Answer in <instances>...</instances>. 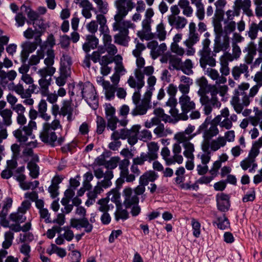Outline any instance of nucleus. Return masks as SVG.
I'll use <instances>...</instances> for the list:
<instances>
[{"mask_svg":"<svg viewBox=\"0 0 262 262\" xmlns=\"http://www.w3.org/2000/svg\"><path fill=\"white\" fill-rule=\"evenodd\" d=\"M154 114L160 118L166 117V118H169V122L173 121V120L170 118V117L169 115L164 113V110L162 108L159 107L156 108L154 111Z\"/></svg>","mask_w":262,"mask_h":262,"instance_id":"nucleus-24","label":"nucleus"},{"mask_svg":"<svg viewBox=\"0 0 262 262\" xmlns=\"http://www.w3.org/2000/svg\"><path fill=\"white\" fill-rule=\"evenodd\" d=\"M224 11L222 9L217 8L215 10V21L221 22L224 19Z\"/></svg>","mask_w":262,"mask_h":262,"instance_id":"nucleus-38","label":"nucleus"},{"mask_svg":"<svg viewBox=\"0 0 262 262\" xmlns=\"http://www.w3.org/2000/svg\"><path fill=\"white\" fill-rule=\"evenodd\" d=\"M95 161L98 166H104L105 167L107 161L105 160V156L104 153L98 157Z\"/></svg>","mask_w":262,"mask_h":262,"instance_id":"nucleus-47","label":"nucleus"},{"mask_svg":"<svg viewBox=\"0 0 262 262\" xmlns=\"http://www.w3.org/2000/svg\"><path fill=\"white\" fill-rule=\"evenodd\" d=\"M15 19L17 23L18 26L22 27L24 25L27 19L24 15L23 12H20L17 13L15 17Z\"/></svg>","mask_w":262,"mask_h":262,"instance_id":"nucleus-23","label":"nucleus"},{"mask_svg":"<svg viewBox=\"0 0 262 262\" xmlns=\"http://www.w3.org/2000/svg\"><path fill=\"white\" fill-rule=\"evenodd\" d=\"M213 225H216L217 228L221 230H225L230 227V221L226 216L225 214H223V217L217 216L216 221L212 222Z\"/></svg>","mask_w":262,"mask_h":262,"instance_id":"nucleus-7","label":"nucleus"},{"mask_svg":"<svg viewBox=\"0 0 262 262\" xmlns=\"http://www.w3.org/2000/svg\"><path fill=\"white\" fill-rule=\"evenodd\" d=\"M22 49L29 53H33L37 49V45L35 42L26 41L21 44Z\"/></svg>","mask_w":262,"mask_h":262,"instance_id":"nucleus-12","label":"nucleus"},{"mask_svg":"<svg viewBox=\"0 0 262 262\" xmlns=\"http://www.w3.org/2000/svg\"><path fill=\"white\" fill-rule=\"evenodd\" d=\"M146 161V159L145 157L144 152H142L140 154V157H138L137 158H134L133 164L136 165H142L144 164V162Z\"/></svg>","mask_w":262,"mask_h":262,"instance_id":"nucleus-33","label":"nucleus"},{"mask_svg":"<svg viewBox=\"0 0 262 262\" xmlns=\"http://www.w3.org/2000/svg\"><path fill=\"white\" fill-rule=\"evenodd\" d=\"M99 62L101 66H108V64L113 62L112 57H109L107 55L103 56Z\"/></svg>","mask_w":262,"mask_h":262,"instance_id":"nucleus-53","label":"nucleus"},{"mask_svg":"<svg viewBox=\"0 0 262 262\" xmlns=\"http://www.w3.org/2000/svg\"><path fill=\"white\" fill-rule=\"evenodd\" d=\"M31 251V247L28 244H24L21 246L20 248V252L26 255V257H30V253Z\"/></svg>","mask_w":262,"mask_h":262,"instance_id":"nucleus-34","label":"nucleus"},{"mask_svg":"<svg viewBox=\"0 0 262 262\" xmlns=\"http://www.w3.org/2000/svg\"><path fill=\"white\" fill-rule=\"evenodd\" d=\"M202 0H198V1L195 3V6L197 8L196 10V16L200 20H202L204 18L205 11L204 5L201 2ZM191 3H195L194 0H191Z\"/></svg>","mask_w":262,"mask_h":262,"instance_id":"nucleus-10","label":"nucleus"},{"mask_svg":"<svg viewBox=\"0 0 262 262\" xmlns=\"http://www.w3.org/2000/svg\"><path fill=\"white\" fill-rule=\"evenodd\" d=\"M58 187H53L52 186H50L48 188V191L51 194V196L53 199L56 198L59 195Z\"/></svg>","mask_w":262,"mask_h":262,"instance_id":"nucleus-57","label":"nucleus"},{"mask_svg":"<svg viewBox=\"0 0 262 262\" xmlns=\"http://www.w3.org/2000/svg\"><path fill=\"white\" fill-rule=\"evenodd\" d=\"M210 119H211V117H208L206 118V119H205V121H204V122L203 123H202L199 127V129L198 130V131L196 132V134H200V132H201V130H206L207 127H208V125L211 123L210 122Z\"/></svg>","mask_w":262,"mask_h":262,"instance_id":"nucleus-52","label":"nucleus"},{"mask_svg":"<svg viewBox=\"0 0 262 262\" xmlns=\"http://www.w3.org/2000/svg\"><path fill=\"white\" fill-rule=\"evenodd\" d=\"M157 31L158 32V37L160 41L164 40L166 38V31L165 30V27L162 23H161L157 26Z\"/></svg>","mask_w":262,"mask_h":262,"instance_id":"nucleus-15","label":"nucleus"},{"mask_svg":"<svg viewBox=\"0 0 262 262\" xmlns=\"http://www.w3.org/2000/svg\"><path fill=\"white\" fill-rule=\"evenodd\" d=\"M87 27L89 31L92 34H94L95 32H96L98 29V24L94 20L91 21L88 25Z\"/></svg>","mask_w":262,"mask_h":262,"instance_id":"nucleus-41","label":"nucleus"},{"mask_svg":"<svg viewBox=\"0 0 262 262\" xmlns=\"http://www.w3.org/2000/svg\"><path fill=\"white\" fill-rule=\"evenodd\" d=\"M14 90L17 94L20 95L21 98H25L24 89L22 84H18L15 85L14 87Z\"/></svg>","mask_w":262,"mask_h":262,"instance_id":"nucleus-54","label":"nucleus"},{"mask_svg":"<svg viewBox=\"0 0 262 262\" xmlns=\"http://www.w3.org/2000/svg\"><path fill=\"white\" fill-rule=\"evenodd\" d=\"M255 161H254V160H252L251 159L247 157L241 162L240 165L243 170H246Z\"/></svg>","mask_w":262,"mask_h":262,"instance_id":"nucleus-26","label":"nucleus"},{"mask_svg":"<svg viewBox=\"0 0 262 262\" xmlns=\"http://www.w3.org/2000/svg\"><path fill=\"white\" fill-rule=\"evenodd\" d=\"M154 90V88H150L149 90L147 91L144 95V98L142 100V103H144L145 105H149L151 98L152 95V91Z\"/></svg>","mask_w":262,"mask_h":262,"instance_id":"nucleus-25","label":"nucleus"},{"mask_svg":"<svg viewBox=\"0 0 262 262\" xmlns=\"http://www.w3.org/2000/svg\"><path fill=\"white\" fill-rule=\"evenodd\" d=\"M198 34L190 35L189 39L184 41V44L188 48H191L199 41Z\"/></svg>","mask_w":262,"mask_h":262,"instance_id":"nucleus-17","label":"nucleus"},{"mask_svg":"<svg viewBox=\"0 0 262 262\" xmlns=\"http://www.w3.org/2000/svg\"><path fill=\"white\" fill-rule=\"evenodd\" d=\"M177 91V87L172 83L169 85L167 91L170 97H175Z\"/></svg>","mask_w":262,"mask_h":262,"instance_id":"nucleus-44","label":"nucleus"},{"mask_svg":"<svg viewBox=\"0 0 262 262\" xmlns=\"http://www.w3.org/2000/svg\"><path fill=\"white\" fill-rule=\"evenodd\" d=\"M190 98L188 95H182L179 98V103L181 105L182 111H184V107L186 106L187 103L189 102Z\"/></svg>","mask_w":262,"mask_h":262,"instance_id":"nucleus-37","label":"nucleus"},{"mask_svg":"<svg viewBox=\"0 0 262 262\" xmlns=\"http://www.w3.org/2000/svg\"><path fill=\"white\" fill-rule=\"evenodd\" d=\"M102 224L103 225H108L111 221V217L108 212L103 213L100 218Z\"/></svg>","mask_w":262,"mask_h":262,"instance_id":"nucleus-49","label":"nucleus"},{"mask_svg":"<svg viewBox=\"0 0 262 262\" xmlns=\"http://www.w3.org/2000/svg\"><path fill=\"white\" fill-rule=\"evenodd\" d=\"M230 199V196L228 194L223 192L217 193L216 195L217 209L223 212H227L231 206Z\"/></svg>","mask_w":262,"mask_h":262,"instance_id":"nucleus-4","label":"nucleus"},{"mask_svg":"<svg viewBox=\"0 0 262 262\" xmlns=\"http://www.w3.org/2000/svg\"><path fill=\"white\" fill-rule=\"evenodd\" d=\"M227 186V184L225 180H221L214 183L213 187L216 191H223Z\"/></svg>","mask_w":262,"mask_h":262,"instance_id":"nucleus-29","label":"nucleus"},{"mask_svg":"<svg viewBox=\"0 0 262 262\" xmlns=\"http://www.w3.org/2000/svg\"><path fill=\"white\" fill-rule=\"evenodd\" d=\"M96 123H97V129H96V133L98 135H101L102 134L105 127H106V121L105 119L100 116H97V120H96Z\"/></svg>","mask_w":262,"mask_h":262,"instance_id":"nucleus-11","label":"nucleus"},{"mask_svg":"<svg viewBox=\"0 0 262 262\" xmlns=\"http://www.w3.org/2000/svg\"><path fill=\"white\" fill-rule=\"evenodd\" d=\"M65 222V215L63 213H59L57 215V217L53 221V223H57L59 226H62Z\"/></svg>","mask_w":262,"mask_h":262,"instance_id":"nucleus-51","label":"nucleus"},{"mask_svg":"<svg viewBox=\"0 0 262 262\" xmlns=\"http://www.w3.org/2000/svg\"><path fill=\"white\" fill-rule=\"evenodd\" d=\"M50 27L49 22H46L45 20L41 17L35 21V29H37L39 32L45 33L46 32L47 29Z\"/></svg>","mask_w":262,"mask_h":262,"instance_id":"nucleus-8","label":"nucleus"},{"mask_svg":"<svg viewBox=\"0 0 262 262\" xmlns=\"http://www.w3.org/2000/svg\"><path fill=\"white\" fill-rule=\"evenodd\" d=\"M241 8H242V7L241 3L235 1L234 6H233L234 12L232 13V16H239Z\"/></svg>","mask_w":262,"mask_h":262,"instance_id":"nucleus-50","label":"nucleus"},{"mask_svg":"<svg viewBox=\"0 0 262 262\" xmlns=\"http://www.w3.org/2000/svg\"><path fill=\"white\" fill-rule=\"evenodd\" d=\"M258 30V25L256 23H253L250 27L249 32V36L251 39H255L257 37Z\"/></svg>","mask_w":262,"mask_h":262,"instance_id":"nucleus-22","label":"nucleus"},{"mask_svg":"<svg viewBox=\"0 0 262 262\" xmlns=\"http://www.w3.org/2000/svg\"><path fill=\"white\" fill-rule=\"evenodd\" d=\"M51 128V125L48 123L43 124V132L39 135V137L42 142L46 144L50 145L51 147H54L56 144L55 142L57 140V136L55 132H52L50 134L49 130Z\"/></svg>","mask_w":262,"mask_h":262,"instance_id":"nucleus-3","label":"nucleus"},{"mask_svg":"<svg viewBox=\"0 0 262 262\" xmlns=\"http://www.w3.org/2000/svg\"><path fill=\"white\" fill-rule=\"evenodd\" d=\"M191 225L193 230V235L195 237H199L201 234V224L194 219H192L191 221Z\"/></svg>","mask_w":262,"mask_h":262,"instance_id":"nucleus-14","label":"nucleus"},{"mask_svg":"<svg viewBox=\"0 0 262 262\" xmlns=\"http://www.w3.org/2000/svg\"><path fill=\"white\" fill-rule=\"evenodd\" d=\"M52 79L50 78L49 79L46 78H41L39 80L38 83L40 86H43L44 89L49 88V85H51V81Z\"/></svg>","mask_w":262,"mask_h":262,"instance_id":"nucleus-61","label":"nucleus"},{"mask_svg":"<svg viewBox=\"0 0 262 262\" xmlns=\"http://www.w3.org/2000/svg\"><path fill=\"white\" fill-rule=\"evenodd\" d=\"M120 161V158L118 156L113 157L110 160L107 161L105 168L107 169H114L117 166V164Z\"/></svg>","mask_w":262,"mask_h":262,"instance_id":"nucleus-16","label":"nucleus"},{"mask_svg":"<svg viewBox=\"0 0 262 262\" xmlns=\"http://www.w3.org/2000/svg\"><path fill=\"white\" fill-rule=\"evenodd\" d=\"M246 50H248V54L252 56H254L256 54V46L254 43V42L251 41L249 43V47L248 48L245 49Z\"/></svg>","mask_w":262,"mask_h":262,"instance_id":"nucleus-43","label":"nucleus"},{"mask_svg":"<svg viewBox=\"0 0 262 262\" xmlns=\"http://www.w3.org/2000/svg\"><path fill=\"white\" fill-rule=\"evenodd\" d=\"M187 23V20L185 18L181 16H178V19L176 23V27L177 29L183 28Z\"/></svg>","mask_w":262,"mask_h":262,"instance_id":"nucleus-36","label":"nucleus"},{"mask_svg":"<svg viewBox=\"0 0 262 262\" xmlns=\"http://www.w3.org/2000/svg\"><path fill=\"white\" fill-rule=\"evenodd\" d=\"M149 183L148 179V172H145L143 174L140 176L139 179L140 185L145 187Z\"/></svg>","mask_w":262,"mask_h":262,"instance_id":"nucleus-39","label":"nucleus"},{"mask_svg":"<svg viewBox=\"0 0 262 262\" xmlns=\"http://www.w3.org/2000/svg\"><path fill=\"white\" fill-rule=\"evenodd\" d=\"M116 91V88L114 86H111L110 89L105 90V97L107 100H111L114 98L115 97V93Z\"/></svg>","mask_w":262,"mask_h":262,"instance_id":"nucleus-27","label":"nucleus"},{"mask_svg":"<svg viewBox=\"0 0 262 262\" xmlns=\"http://www.w3.org/2000/svg\"><path fill=\"white\" fill-rule=\"evenodd\" d=\"M117 8L118 10V13L120 15L125 17L128 13V11L126 10L125 7L122 5V4H117Z\"/></svg>","mask_w":262,"mask_h":262,"instance_id":"nucleus-48","label":"nucleus"},{"mask_svg":"<svg viewBox=\"0 0 262 262\" xmlns=\"http://www.w3.org/2000/svg\"><path fill=\"white\" fill-rule=\"evenodd\" d=\"M119 120L117 117H110L107 119V128L114 131L117 128V124Z\"/></svg>","mask_w":262,"mask_h":262,"instance_id":"nucleus-19","label":"nucleus"},{"mask_svg":"<svg viewBox=\"0 0 262 262\" xmlns=\"http://www.w3.org/2000/svg\"><path fill=\"white\" fill-rule=\"evenodd\" d=\"M60 61H62L63 63H66V65L69 66V70L70 71L71 66L72 64L71 57L68 55L63 54Z\"/></svg>","mask_w":262,"mask_h":262,"instance_id":"nucleus-42","label":"nucleus"},{"mask_svg":"<svg viewBox=\"0 0 262 262\" xmlns=\"http://www.w3.org/2000/svg\"><path fill=\"white\" fill-rule=\"evenodd\" d=\"M27 168L30 171L29 175L33 179H36L39 174V167L36 163L29 162Z\"/></svg>","mask_w":262,"mask_h":262,"instance_id":"nucleus-9","label":"nucleus"},{"mask_svg":"<svg viewBox=\"0 0 262 262\" xmlns=\"http://www.w3.org/2000/svg\"><path fill=\"white\" fill-rule=\"evenodd\" d=\"M255 199V191L254 187L250 188V192H247L242 199L243 202H253Z\"/></svg>","mask_w":262,"mask_h":262,"instance_id":"nucleus-20","label":"nucleus"},{"mask_svg":"<svg viewBox=\"0 0 262 262\" xmlns=\"http://www.w3.org/2000/svg\"><path fill=\"white\" fill-rule=\"evenodd\" d=\"M115 216L116 221H118L120 219L125 220L129 218V214L126 209H121L120 211L115 213Z\"/></svg>","mask_w":262,"mask_h":262,"instance_id":"nucleus-18","label":"nucleus"},{"mask_svg":"<svg viewBox=\"0 0 262 262\" xmlns=\"http://www.w3.org/2000/svg\"><path fill=\"white\" fill-rule=\"evenodd\" d=\"M126 37L123 36L122 35L120 34H117L114 36V42L120 45L125 46L124 41H125Z\"/></svg>","mask_w":262,"mask_h":262,"instance_id":"nucleus-45","label":"nucleus"},{"mask_svg":"<svg viewBox=\"0 0 262 262\" xmlns=\"http://www.w3.org/2000/svg\"><path fill=\"white\" fill-rule=\"evenodd\" d=\"M68 69H69V66H67L66 63H63L62 61H60L59 68L60 76L68 78L69 76L68 74Z\"/></svg>","mask_w":262,"mask_h":262,"instance_id":"nucleus-30","label":"nucleus"},{"mask_svg":"<svg viewBox=\"0 0 262 262\" xmlns=\"http://www.w3.org/2000/svg\"><path fill=\"white\" fill-rule=\"evenodd\" d=\"M63 179V178L60 177L59 176L56 175L54 176L52 180L51 186H52L53 187H57L59 188V184L62 182Z\"/></svg>","mask_w":262,"mask_h":262,"instance_id":"nucleus-46","label":"nucleus"},{"mask_svg":"<svg viewBox=\"0 0 262 262\" xmlns=\"http://www.w3.org/2000/svg\"><path fill=\"white\" fill-rule=\"evenodd\" d=\"M71 38L67 35H63L61 37L60 45L63 49L68 48L70 44Z\"/></svg>","mask_w":262,"mask_h":262,"instance_id":"nucleus-28","label":"nucleus"},{"mask_svg":"<svg viewBox=\"0 0 262 262\" xmlns=\"http://www.w3.org/2000/svg\"><path fill=\"white\" fill-rule=\"evenodd\" d=\"M224 241L228 244H231L234 241L233 234L229 232H226L224 234Z\"/></svg>","mask_w":262,"mask_h":262,"instance_id":"nucleus-55","label":"nucleus"},{"mask_svg":"<svg viewBox=\"0 0 262 262\" xmlns=\"http://www.w3.org/2000/svg\"><path fill=\"white\" fill-rule=\"evenodd\" d=\"M232 47L233 56L235 59H237L239 57L241 54V49L235 42H232Z\"/></svg>","mask_w":262,"mask_h":262,"instance_id":"nucleus-40","label":"nucleus"},{"mask_svg":"<svg viewBox=\"0 0 262 262\" xmlns=\"http://www.w3.org/2000/svg\"><path fill=\"white\" fill-rule=\"evenodd\" d=\"M214 31L216 33V34H217V35L219 36V37H220L223 33V29H222V24H221V22L215 21V22L214 23Z\"/></svg>","mask_w":262,"mask_h":262,"instance_id":"nucleus-59","label":"nucleus"},{"mask_svg":"<svg viewBox=\"0 0 262 262\" xmlns=\"http://www.w3.org/2000/svg\"><path fill=\"white\" fill-rule=\"evenodd\" d=\"M46 43H47L49 46L52 48L56 44L55 39L53 34H50L47 37V40L45 41Z\"/></svg>","mask_w":262,"mask_h":262,"instance_id":"nucleus-60","label":"nucleus"},{"mask_svg":"<svg viewBox=\"0 0 262 262\" xmlns=\"http://www.w3.org/2000/svg\"><path fill=\"white\" fill-rule=\"evenodd\" d=\"M47 110V103L45 100L41 99L38 104V111L40 113H46Z\"/></svg>","mask_w":262,"mask_h":262,"instance_id":"nucleus-56","label":"nucleus"},{"mask_svg":"<svg viewBox=\"0 0 262 262\" xmlns=\"http://www.w3.org/2000/svg\"><path fill=\"white\" fill-rule=\"evenodd\" d=\"M55 71L56 69L54 67H50L41 69L38 72L42 78H46L48 75L50 76H52L55 73Z\"/></svg>","mask_w":262,"mask_h":262,"instance_id":"nucleus-13","label":"nucleus"},{"mask_svg":"<svg viewBox=\"0 0 262 262\" xmlns=\"http://www.w3.org/2000/svg\"><path fill=\"white\" fill-rule=\"evenodd\" d=\"M87 93H84L88 97L84 98L89 105L94 110H96L99 106V98L97 95L96 90L94 85L90 81L85 82V90Z\"/></svg>","mask_w":262,"mask_h":262,"instance_id":"nucleus-2","label":"nucleus"},{"mask_svg":"<svg viewBox=\"0 0 262 262\" xmlns=\"http://www.w3.org/2000/svg\"><path fill=\"white\" fill-rule=\"evenodd\" d=\"M70 227L76 229L84 228V231L86 233L91 232L93 228V225L90 223L86 217L80 219L72 218L70 220Z\"/></svg>","mask_w":262,"mask_h":262,"instance_id":"nucleus-5","label":"nucleus"},{"mask_svg":"<svg viewBox=\"0 0 262 262\" xmlns=\"http://www.w3.org/2000/svg\"><path fill=\"white\" fill-rule=\"evenodd\" d=\"M1 175L2 178L4 179H9L13 175V173L12 170L6 169L2 171Z\"/></svg>","mask_w":262,"mask_h":262,"instance_id":"nucleus-62","label":"nucleus"},{"mask_svg":"<svg viewBox=\"0 0 262 262\" xmlns=\"http://www.w3.org/2000/svg\"><path fill=\"white\" fill-rule=\"evenodd\" d=\"M213 179V177L212 176H203L198 180L197 182L201 184H208Z\"/></svg>","mask_w":262,"mask_h":262,"instance_id":"nucleus-58","label":"nucleus"},{"mask_svg":"<svg viewBox=\"0 0 262 262\" xmlns=\"http://www.w3.org/2000/svg\"><path fill=\"white\" fill-rule=\"evenodd\" d=\"M28 18L31 19V20H35L36 21L41 17H40L39 14L36 11H34L32 9V8L30 9V10L27 12Z\"/></svg>","mask_w":262,"mask_h":262,"instance_id":"nucleus-31","label":"nucleus"},{"mask_svg":"<svg viewBox=\"0 0 262 262\" xmlns=\"http://www.w3.org/2000/svg\"><path fill=\"white\" fill-rule=\"evenodd\" d=\"M259 154V150L258 149H255L254 147L251 148L250 149L248 157L250 159H251V160H254V161H255L256 157Z\"/></svg>","mask_w":262,"mask_h":262,"instance_id":"nucleus-63","label":"nucleus"},{"mask_svg":"<svg viewBox=\"0 0 262 262\" xmlns=\"http://www.w3.org/2000/svg\"><path fill=\"white\" fill-rule=\"evenodd\" d=\"M86 40L87 41L84 43L82 45V49L85 53H88L90 51L91 49H95L97 48L99 43V40L95 35H87ZM91 55L87 54L85 57L84 63H85L86 67L88 68H90L91 67Z\"/></svg>","mask_w":262,"mask_h":262,"instance_id":"nucleus-1","label":"nucleus"},{"mask_svg":"<svg viewBox=\"0 0 262 262\" xmlns=\"http://www.w3.org/2000/svg\"><path fill=\"white\" fill-rule=\"evenodd\" d=\"M128 28L122 27L120 25V24L114 23L113 25V30L114 31L119 30L120 34L122 35L125 37H127L128 36L129 31Z\"/></svg>","mask_w":262,"mask_h":262,"instance_id":"nucleus-21","label":"nucleus"},{"mask_svg":"<svg viewBox=\"0 0 262 262\" xmlns=\"http://www.w3.org/2000/svg\"><path fill=\"white\" fill-rule=\"evenodd\" d=\"M236 28V23L234 21H231L228 24L225 26L224 32L226 34H230L233 32Z\"/></svg>","mask_w":262,"mask_h":262,"instance_id":"nucleus-32","label":"nucleus"},{"mask_svg":"<svg viewBox=\"0 0 262 262\" xmlns=\"http://www.w3.org/2000/svg\"><path fill=\"white\" fill-rule=\"evenodd\" d=\"M190 84H180L179 85V89L180 91L183 94V95H185L187 94H188L190 90Z\"/></svg>","mask_w":262,"mask_h":262,"instance_id":"nucleus-64","label":"nucleus"},{"mask_svg":"<svg viewBox=\"0 0 262 262\" xmlns=\"http://www.w3.org/2000/svg\"><path fill=\"white\" fill-rule=\"evenodd\" d=\"M169 63L173 67V69H171L170 66H169L168 69L170 70H172L173 69H176L177 70H181L183 73L186 75H189V73L187 72L185 70L184 67L183 66H181L182 64V60L180 58L177 57L175 56H173L171 55L170 53L169 54Z\"/></svg>","mask_w":262,"mask_h":262,"instance_id":"nucleus-6","label":"nucleus"},{"mask_svg":"<svg viewBox=\"0 0 262 262\" xmlns=\"http://www.w3.org/2000/svg\"><path fill=\"white\" fill-rule=\"evenodd\" d=\"M37 29L33 30L32 28L29 27L24 32V36L27 39H32L36 34Z\"/></svg>","mask_w":262,"mask_h":262,"instance_id":"nucleus-35","label":"nucleus"}]
</instances>
